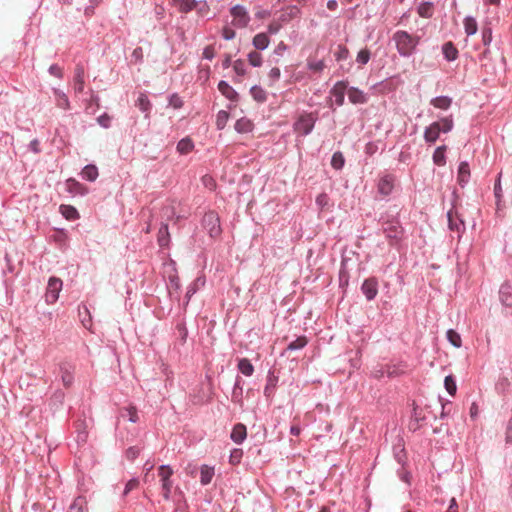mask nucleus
<instances>
[{
    "instance_id": "f257e3e1",
    "label": "nucleus",
    "mask_w": 512,
    "mask_h": 512,
    "mask_svg": "<svg viewBox=\"0 0 512 512\" xmlns=\"http://www.w3.org/2000/svg\"><path fill=\"white\" fill-rule=\"evenodd\" d=\"M397 52L402 57H410L419 44V37L412 36L407 31L398 30L392 37Z\"/></svg>"
},
{
    "instance_id": "f03ea898",
    "label": "nucleus",
    "mask_w": 512,
    "mask_h": 512,
    "mask_svg": "<svg viewBox=\"0 0 512 512\" xmlns=\"http://www.w3.org/2000/svg\"><path fill=\"white\" fill-rule=\"evenodd\" d=\"M202 225L208 231L211 238H217L222 233L220 217L215 211H208L204 214Z\"/></svg>"
},
{
    "instance_id": "7ed1b4c3",
    "label": "nucleus",
    "mask_w": 512,
    "mask_h": 512,
    "mask_svg": "<svg viewBox=\"0 0 512 512\" xmlns=\"http://www.w3.org/2000/svg\"><path fill=\"white\" fill-rule=\"evenodd\" d=\"M316 121L317 116L314 113H303L294 123V131L302 136H307L312 132Z\"/></svg>"
},
{
    "instance_id": "20e7f679",
    "label": "nucleus",
    "mask_w": 512,
    "mask_h": 512,
    "mask_svg": "<svg viewBox=\"0 0 512 512\" xmlns=\"http://www.w3.org/2000/svg\"><path fill=\"white\" fill-rule=\"evenodd\" d=\"M348 83L346 81H338L330 89L329 94L331 97L330 107L335 104L337 107H341L345 102V94L347 93Z\"/></svg>"
},
{
    "instance_id": "39448f33",
    "label": "nucleus",
    "mask_w": 512,
    "mask_h": 512,
    "mask_svg": "<svg viewBox=\"0 0 512 512\" xmlns=\"http://www.w3.org/2000/svg\"><path fill=\"white\" fill-rule=\"evenodd\" d=\"M233 17L232 25L237 28H245L250 22V16L246 8L242 5H235L230 9Z\"/></svg>"
},
{
    "instance_id": "423d86ee",
    "label": "nucleus",
    "mask_w": 512,
    "mask_h": 512,
    "mask_svg": "<svg viewBox=\"0 0 512 512\" xmlns=\"http://www.w3.org/2000/svg\"><path fill=\"white\" fill-rule=\"evenodd\" d=\"M62 289V280L56 277H51L48 281V286L45 294V299L48 304L55 303L59 298V293Z\"/></svg>"
},
{
    "instance_id": "0eeeda50",
    "label": "nucleus",
    "mask_w": 512,
    "mask_h": 512,
    "mask_svg": "<svg viewBox=\"0 0 512 512\" xmlns=\"http://www.w3.org/2000/svg\"><path fill=\"white\" fill-rule=\"evenodd\" d=\"M75 366L69 362L59 364V375L65 388H70L74 383Z\"/></svg>"
},
{
    "instance_id": "6e6552de",
    "label": "nucleus",
    "mask_w": 512,
    "mask_h": 512,
    "mask_svg": "<svg viewBox=\"0 0 512 512\" xmlns=\"http://www.w3.org/2000/svg\"><path fill=\"white\" fill-rule=\"evenodd\" d=\"M395 176L392 174L383 175L378 182V192L383 196H388L394 189Z\"/></svg>"
},
{
    "instance_id": "1a4fd4ad",
    "label": "nucleus",
    "mask_w": 512,
    "mask_h": 512,
    "mask_svg": "<svg viewBox=\"0 0 512 512\" xmlns=\"http://www.w3.org/2000/svg\"><path fill=\"white\" fill-rule=\"evenodd\" d=\"M384 234L391 240H400L403 236V228L397 221L387 222L383 228Z\"/></svg>"
},
{
    "instance_id": "9d476101",
    "label": "nucleus",
    "mask_w": 512,
    "mask_h": 512,
    "mask_svg": "<svg viewBox=\"0 0 512 512\" xmlns=\"http://www.w3.org/2000/svg\"><path fill=\"white\" fill-rule=\"evenodd\" d=\"M362 293L368 301L373 300L378 293V282L375 278H368L364 280L361 286Z\"/></svg>"
},
{
    "instance_id": "9b49d317",
    "label": "nucleus",
    "mask_w": 512,
    "mask_h": 512,
    "mask_svg": "<svg viewBox=\"0 0 512 512\" xmlns=\"http://www.w3.org/2000/svg\"><path fill=\"white\" fill-rule=\"evenodd\" d=\"M66 191L72 195L84 196L88 193V188L74 178H69L65 182Z\"/></svg>"
},
{
    "instance_id": "f8f14e48",
    "label": "nucleus",
    "mask_w": 512,
    "mask_h": 512,
    "mask_svg": "<svg viewBox=\"0 0 512 512\" xmlns=\"http://www.w3.org/2000/svg\"><path fill=\"white\" fill-rule=\"evenodd\" d=\"M85 86V71L81 65H77L74 72L73 88L76 94L82 93Z\"/></svg>"
},
{
    "instance_id": "ddd939ff",
    "label": "nucleus",
    "mask_w": 512,
    "mask_h": 512,
    "mask_svg": "<svg viewBox=\"0 0 512 512\" xmlns=\"http://www.w3.org/2000/svg\"><path fill=\"white\" fill-rule=\"evenodd\" d=\"M470 176L471 172L469 163L467 161L460 162L457 171V182L462 188L468 184Z\"/></svg>"
},
{
    "instance_id": "4468645a",
    "label": "nucleus",
    "mask_w": 512,
    "mask_h": 512,
    "mask_svg": "<svg viewBox=\"0 0 512 512\" xmlns=\"http://www.w3.org/2000/svg\"><path fill=\"white\" fill-rule=\"evenodd\" d=\"M441 133L440 122H433L424 131V139L427 143H435Z\"/></svg>"
},
{
    "instance_id": "2eb2a0df",
    "label": "nucleus",
    "mask_w": 512,
    "mask_h": 512,
    "mask_svg": "<svg viewBox=\"0 0 512 512\" xmlns=\"http://www.w3.org/2000/svg\"><path fill=\"white\" fill-rule=\"evenodd\" d=\"M347 95L352 104H365L368 102L367 94L356 87L347 88Z\"/></svg>"
},
{
    "instance_id": "dca6fc26",
    "label": "nucleus",
    "mask_w": 512,
    "mask_h": 512,
    "mask_svg": "<svg viewBox=\"0 0 512 512\" xmlns=\"http://www.w3.org/2000/svg\"><path fill=\"white\" fill-rule=\"evenodd\" d=\"M52 92L54 95V100H55L56 106L63 110H69L70 109V101H69L67 94L58 88H53Z\"/></svg>"
},
{
    "instance_id": "f3484780",
    "label": "nucleus",
    "mask_w": 512,
    "mask_h": 512,
    "mask_svg": "<svg viewBox=\"0 0 512 512\" xmlns=\"http://www.w3.org/2000/svg\"><path fill=\"white\" fill-rule=\"evenodd\" d=\"M499 297L503 305L512 307V284H502L499 290Z\"/></svg>"
},
{
    "instance_id": "a211bd4d",
    "label": "nucleus",
    "mask_w": 512,
    "mask_h": 512,
    "mask_svg": "<svg viewBox=\"0 0 512 512\" xmlns=\"http://www.w3.org/2000/svg\"><path fill=\"white\" fill-rule=\"evenodd\" d=\"M247 437L246 426L238 423L236 424L230 434L231 440L236 444H241Z\"/></svg>"
},
{
    "instance_id": "6ab92c4d",
    "label": "nucleus",
    "mask_w": 512,
    "mask_h": 512,
    "mask_svg": "<svg viewBox=\"0 0 512 512\" xmlns=\"http://www.w3.org/2000/svg\"><path fill=\"white\" fill-rule=\"evenodd\" d=\"M218 90L221 92L223 96H225L230 101H237L238 100V93L235 91V89L228 84V82L221 80L218 83Z\"/></svg>"
},
{
    "instance_id": "aec40b11",
    "label": "nucleus",
    "mask_w": 512,
    "mask_h": 512,
    "mask_svg": "<svg viewBox=\"0 0 512 512\" xmlns=\"http://www.w3.org/2000/svg\"><path fill=\"white\" fill-rule=\"evenodd\" d=\"M215 474L214 467L209 465H202L200 468V483L206 486L211 483Z\"/></svg>"
},
{
    "instance_id": "412c9836",
    "label": "nucleus",
    "mask_w": 512,
    "mask_h": 512,
    "mask_svg": "<svg viewBox=\"0 0 512 512\" xmlns=\"http://www.w3.org/2000/svg\"><path fill=\"white\" fill-rule=\"evenodd\" d=\"M157 241L160 247H168L170 243V234L167 223H162L157 235Z\"/></svg>"
},
{
    "instance_id": "4be33fe9",
    "label": "nucleus",
    "mask_w": 512,
    "mask_h": 512,
    "mask_svg": "<svg viewBox=\"0 0 512 512\" xmlns=\"http://www.w3.org/2000/svg\"><path fill=\"white\" fill-rule=\"evenodd\" d=\"M81 176L87 181L94 182L99 176L98 168L94 164H88L82 169Z\"/></svg>"
},
{
    "instance_id": "5701e85b",
    "label": "nucleus",
    "mask_w": 512,
    "mask_h": 512,
    "mask_svg": "<svg viewBox=\"0 0 512 512\" xmlns=\"http://www.w3.org/2000/svg\"><path fill=\"white\" fill-rule=\"evenodd\" d=\"M430 104L435 108L447 110L452 104V98L449 96H437L431 99Z\"/></svg>"
},
{
    "instance_id": "b1692460",
    "label": "nucleus",
    "mask_w": 512,
    "mask_h": 512,
    "mask_svg": "<svg viewBox=\"0 0 512 512\" xmlns=\"http://www.w3.org/2000/svg\"><path fill=\"white\" fill-rule=\"evenodd\" d=\"M234 127L238 133H248L253 129V123L248 118L242 117L236 121Z\"/></svg>"
},
{
    "instance_id": "393cba45",
    "label": "nucleus",
    "mask_w": 512,
    "mask_h": 512,
    "mask_svg": "<svg viewBox=\"0 0 512 512\" xmlns=\"http://www.w3.org/2000/svg\"><path fill=\"white\" fill-rule=\"evenodd\" d=\"M173 3L177 6L178 10L182 13H188L196 8L197 1L196 0H172Z\"/></svg>"
},
{
    "instance_id": "a878e982",
    "label": "nucleus",
    "mask_w": 512,
    "mask_h": 512,
    "mask_svg": "<svg viewBox=\"0 0 512 512\" xmlns=\"http://www.w3.org/2000/svg\"><path fill=\"white\" fill-rule=\"evenodd\" d=\"M67 512H87V501L85 497H77L69 506Z\"/></svg>"
},
{
    "instance_id": "bb28decb",
    "label": "nucleus",
    "mask_w": 512,
    "mask_h": 512,
    "mask_svg": "<svg viewBox=\"0 0 512 512\" xmlns=\"http://www.w3.org/2000/svg\"><path fill=\"white\" fill-rule=\"evenodd\" d=\"M270 43L269 37L265 33H258L253 38V45L258 50H264Z\"/></svg>"
},
{
    "instance_id": "cd10ccee",
    "label": "nucleus",
    "mask_w": 512,
    "mask_h": 512,
    "mask_svg": "<svg viewBox=\"0 0 512 512\" xmlns=\"http://www.w3.org/2000/svg\"><path fill=\"white\" fill-rule=\"evenodd\" d=\"M238 370L245 376H252V374L254 373V366L252 365V363L250 362L249 359L247 358H241L239 361H238Z\"/></svg>"
},
{
    "instance_id": "c85d7f7f",
    "label": "nucleus",
    "mask_w": 512,
    "mask_h": 512,
    "mask_svg": "<svg viewBox=\"0 0 512 512\" xmlns=\"http://www.w3.org/2000/svg\"><path fill=\"white\" fill-rule=\"evenodd\" d=\"M59 209L63 217L67 220H76L79 218V213L74 206L62 204Z\"/></svg>"
},
{
    "instance_id": "c756f323",
    "label": "nucleus",
    "mask_w": 512,
    "mask_h": 512,
    "mask_svg": "<svg viewBox=\"0 0 512 512\" xmlns=\"http://www.w3.org/2000/svg\"><path fill=\"white\" fill-rule=\"evenodd\" d=\"M136 106L143 112L148 115L151 110L152 104L145 93H140L138 99L136 101Z\"/></svg>"
},
{
    "instance_id": "7c9ffc66",
    "label": "nucleus",
    "mask_w": 512,
    "mask_h": 512,
    "mask_svg": "<svg viewBox=\"0 0 512 512\" xmlns=\"http://www.w3.org/2000/svg\"><path fill=\"white\" fill-rule=\"evenodd\" d=\"M204 284H205V280L199 277L188 286L186 295H185L186 304L189 303L191 297L198 291L199 287L203 286Z\"/></svg>"
},
{
    "instance_id": "2f4dec72",
    "label": "nucleus",
    "mask_w": 512,
    "mask_h": 512,
    "mask_svg": "<svg viewBox=\"0 0 512 512\" xmlns=\"http://www.w3.org/2000/svg\"><path fill=\"white\" fill-rule=\"evenodd\" d=\"M464 29H465V33L468 36H472V35L476 34L477 29H478L476 19L472 16L465 17L464 18Z\"/></svg>"
},
{
    "instance_id": "473e14b6",
    "label": "nucleus",
    "mask_w": 512,
    "mask_h": 512,
    "mask_svg": "<svg viewBox=\"0 0 512 512\" xmlns=\"http://www.w3.org/2000/svg\"><path fill=\"white\" fill-rule=\"evenodd\" d=\"M446 146L442 145L435 149L433 153V162L438 166H444L446 164L445 157Z\"/></svg>"
},
{
    "instance_id": "72a5a7b5",
    "label": "nucleus",
    "mask_w": 512,
    "mask_h": 512,
    "mask_svg": "<svg viewBox=\"0 0 512 512\" xmlns=\"http://www.w3.org/2000/svg\"><path fill=\"white\" fill-rule=\"evenodd\" d=\"M442 51L444 54V57L448 61H454L458 56V50L455 48V46L451 42H447L443 45Z\"/></svg>"
},
{
    "instance_id": "f704fd0d",
    "label": "nucleus",
    "mask_w": 512,
    "mask_h": 512,
    "mask_svg": "<svg viewBox=\"0 0 512 512\" xmlns=\"http://www.w3.org/2000/svg\"><path fill=\"white\" fill-rule=\"evenodd\" d=\"M418 14L423 18H430L433 15V3L425 1L419 4L417 8Z\"/></svg>"
},
{
    "instance_id": "c9c22d12",
    "label": "nucleus",
    "mask_w": 512,
    "mask_h": 512,
    "mask_svg": "<svg viewBox=\"0 0 512 512\" xmlns=\"http://www.w3.org/2000/svg\"><path fill=\"white\" fill-rule=\"evenodd\" d=\"M250 94H251L252 98L259 103H263L267 99L265 90L261 86H258V85H254L251 87Z\"/></svg>"
},
{
    "instance_id": "e433bc0d",
    "label": "nucleus",
    "mask_w": 512,
    "mask_h": 512,
    "mask_svg": "<svg viewBox=\"0 0 512 512\" xmlns=\"http://www.w3.org/2000/svg\"><path fill=\"white\" fill-rule=\"evenodd\" d=\"M308 343L305 336H299L295 340L291 341L286 347V351H296L304 348Z\"/></svg>"
},
{
    "instance_id": "4c0bfd02",
    "label": "nucleus",
    "mask_w": 512,
    "mask_h": 512,
    "mask_svg": "<svg viewBox=\"0 0 512 512\" xmlns=\"http://www.w3.org/2000/svg\"><path fill=\"white\" fill-rule=\"evenodd\" d=\"M194 148V144L191 139L183 138L177 143V151L180 154H187Z\"/></svg>"
},
{
    "instance_id": "58836bf2",
    "label": "nucleus",
    "mask_w": 512,
    "mask_h": 512,
    "mask_svg": "<svg viewBox=\"0 0 512 512\" xmlns=\"http://www.w3.org/2000/svg\"><path fill=\"white\" fill-rule=\"evenodd\" d=\"M447 340L455 348H459L462 345L461 336L454 329H449L446 333Z\"/></svg>"
},
{
    "instance_id": "ea45409f",
    "label": "nucleus",
    "mask_w": 512,
    "mask_h": 512,
    "mask_svg": "<svg viewBox=\"0 0 512 512\" xmlns=\"http://www.w3.org/2000/svg\"><path fill=\"white\" fill-rule=\"evenodd\" d=\"M447 219H448V226L451 230L459 232L461 229H464V222L462 220L456 221L454 219L452 210L447 212Z\"/></svg>"
},
{
    "instance_id": "a19ab883",
    "label": "nucleus",
    "mask_w": 512,
    "mask_h": 512,
    "mask_svg": "<svg viewBox=\"0 0 512 512\" xmlns=\"http://www.w3.org/2000/svg\"><path fill=\"white\" fill-rule=\"evenodd\" d=\"M438 122H440V130L443 133L450 132L454 127V120L452 115L443 117Z\"/></svg>"
},
{
    "instance_id": "79ce46f5",
    "label": "nucleus",
    "mask_w": 512,
    "mask_h": 512,
    "mask_svg": "<svg viewBox=\"0 0 512 512\" xmlns=\"http://www.w3.org/2000/svg\"><path fill=\"white\" fill-rule=\"evenodd\" d=\"M344 164L345 158L343 154L340 151L335 152L331 158V166L336 170H340L343 168Z\"/></svg>"
},
{
    "instance_id": "37998d69",
    "label": "nucleus",
    "mask_w": 512,
    "mask_h": 512,
    "mask_svg": "<svg viewBox=\"0 0 512 512\" xmlns=\"http://www.w3.org/2000/svg\"><path fill=\"white\" fill-rule=\"evenodd\" d=\"M229 119V113L225 110H220L216 116V127L218 130L225 128Z\"/></svg>"
},
{
    "instance_id": "c03bdc74",
    "label": "nucleus",
    "mask_w": 512,
    "mask_h": 512,
    "mask_svg": "<svg viewBox=\"0 0 512 512\" xmlns=\"http://www.w3.org/2000/svg\"><path fill=\"white\" fill-rule=\"evenodd\" d=\"M444 386H445V389L447 390V392L450 394V395H455L456 393V390H457V386H456V382H455V379L453 378L452 375H448L445 377L444 379Z\"/></svg>"
},
{
    "instance_id": "a18cd8bd",
    "label": "nucleus",
    "mask_w": 512,
    "mask_h": 512,
    "mask_svg": "<svg viewBox=\"0 0 512 512\" xmlns=\"http://www.w3.org/2000/svg\"><path fill=\"white\" fill-rule=\"evenodd\" d=\"M370 57H371V52L369 49H367V48L361 49L357 54L356 62L361 65H365L369 62Z\"/></svg>"
},
{
    "instance_id": "49530a36",
    "label": "nucleus",
    "mask_w": 512,
    "mask_h": 512,
    "mask_svg": "<svg viewBox=\"0 0 512 512\" xmlns=\"http://www.w3.org/2000/svg\"><path fill=\"white\" fill-rule=\"evenodd\" d=\"M176 331H177L178 337L180 338L181 343L184 344L186 342L187 336H188V330H187L185 322L181 321V322L177 323Z\"/></svg>"
},
{
    "instance_id": "de8ad7c7",
    "label": "nucleus",
    "mask_w": 512,
    "mask_h": 512,
    "mask_svg": "<svg viewBox=\"0 0 512 512\" xmlns=\"http://www.w3.org/2000/svg\"><path fill=\"white\" fill-rule=\"evenodd\" d=\"M160 481H161V487H162V491H163V498L165 500H169L173 482L171 479H164V480H160Z\"/></svg>"
},
{
    "instance_id": "09e8293b",
    "label": "nucleus",
    "mask_w": 512,
    "mask_h": 512,
    "mask_svg": "<svg viewBox=\"0 0 512 512\" xmlns=\"http://www.w3.org/2000/svg\"><path fill=\"white\" fill-rule=\"evenodd\" d=\"M299 13V9L297 6H291L288 8V12L282 13L280 16V20L283 22H287L290 19L296 17Z\"/></svg>"
},
{
    "instance_id": "8fccbe9b",
    "label": "nucleus",
    "mask_w": 512,
    "mask_h": 512,
    "mask_svg": "<svg viewBox=\"0 0 512 512\" xmlns=\"http://www.w3.org/2000/svg\"><path fill=\"white\" fill-rule=\"evenodd\" d=\"M248 60L253 67H260L262 65V56L256 51H252L248 54Z\"/></svg>"
},
{
    "instance_id": "3c124183",
    "label": "nucleus",
    "mask_w": 512,
    "mask_h": 512,
    "mask_svg": "<svg viewBox=\"0 0 512 512\" xmlns=\"http://www.w3.org/2000/svg\"><path fill=\"white\" fill-rule=\"evenodd\" d=\"M243 457V451L242 449L240 448H235L231 451L230 453V457H229V462L232 464V465H236V464H239L241 459Z\"/></svg>"
},
{
    "instance_id": "603ef678",
    "label": "nucleus",
    "mask_w": 512,
    "mask_h": 512,
    "mask_svg": "<svg viewBox=\"0 0 512 512\" xmlns=\"http://www.w3.org/2000/svg\"><path fill=\"white\" fill-rule=\"evenodd\" d=\"M158 475L160 477V480L171 479V476L173 475V470L169 465H161L159 467Z\"/></svg>"
},
{
    "instance_id": "864d4df0",
    "label": "nucleus",
    "mask_w": 512,
    "mask_h": 512,
    "mask_svg": "<svg viewBox=\"0 0 512 512\" xmlns=\"http://www.w3.org/2000/svg\"><path fill=\"white\" fill-rule=\"evenodd\" d=\"M233 69L235 71V73L238 75V76H244L245 73H246V65H245V62L241 59H238L236 61H234L233 63Z\"/></svg>"
},
{
    "instance_id": "5fc2aeb1",
    "label": "nucleus",
    "mask_w": 512,
    "mask_h": 512,
    "mask_svg": "<svg viewBox=\"0 0 512 512\" xmlns=\"http://www.w3.org/2000/svg\"><path fill=\"white\" fill-rule=\"evenodd\" d=\"M307 67L309 70L311 71H314V72H321L324 67H325V64L323 62V60H318V61H308L307 63Z\"/></svg>"
},
{
    "instance_id": "6e6d98bb",
    "label": "nucleus",
    "mask_w": 512,
    "mask_h": 512,
    "mask_svg": "<svg viewBox=\"0 0 512 512\" xmlns=\"http://www.w3.org/2000/svg\"><path fill=\"white\" fill-rule=\"evenodd\" d=\"M125 412H127L128 415V421L131 423H136L139 420L137 409L135 406H129L125 408Z\"/></svg>"
},
{
    "instance_id": "4d7b16f0",
    "label": "nucleus",
    "mask_w": 512,
    "mask_h": 512,
    "mask_svg": "<svg viewBox=\"0 0 512 512\" xmlns=\"http://www.w3.org/2000/svg\"><path fill=\"white\" fill-rule=\"evenodd\" d=\"M482 42L485 46L490 45L492 42V29L490 27L482 28Z\"/></svg>"
},
{
    "instance_id": "13d9d810",
    "label": "nucleus",
    "mask_w": 512,
    "mask_h": 512,
    "mask_svg": "<svg viewBox=\"0 0 512 512\" xmlns=\"http://www.w3.org/2000/svg\"><path fill=\"white\" fill-rule=\"evenodd\" d=\"M501 175L502 174L499 173V175L496 179L495 185H494V195H495V198L497 199L498 204L502 198Z\"/></svg>"
},
{
    "instance_id": "bf43d9fd",
    "label": "nucleus",
    "mask_w": 512,
    "mask_h": 512,
    "mask_svg": "<svg viewBox=\"0 0 512 512\" xmlns=\"http://www.w3.org/2000/svg\"><path fill=\"white\" fill-rule=\"evenodd\" d=\"M97 123L107 129L111 126V117L107 113H103L97 118Z\"/></svg>"
},
{
    "instance_id": "052dcab7",
    "label": "nucleus",
    "mask_w": 512,
    "mask_h": 512,
    "mask_svg": "<svg viewBox=\"0 0 512 512\" xmlns=\"http://www.w3.org/2000/svg\"><path fill=\"white\" fill-rule=\"evenodd\" d=\"M48 72L52 75V76H55L59 79H62L63 78V70L60 66H58L57 64H52L49 69H48Z\"/></svg>"
},
{
    "instance_id": "680f3d73",
    "label": "nucleus",
    "mask_w": 512,
    "mask_h": 512,
    "mask_svg": "<svg viewBox=\"0 0 512 512\" xmlns=\"http://www.w3.org/2000/svg\"><path fill=\"white\" fill-rule=\"evenodd\" d=\"M139 484V481L137 478H132L130 479L126 485H125V489L123 491V495H127L130 491L134 490L135 488H137Z\"/></svg>"
},
{
    "instance_id": "e2e57ef3",
    "label": "nucleus",
    "mask_w": 512,
    "mask_h": 512,
    "mask_svg": "<svg viewBox=\"0 0 512 512\" xmlns=\"http://www.w3.org/2000/svg\"><path fill=\"white\" fill-rule=\"evenodd\" d=\"M349 51L344 46H339L338 51L335 54L336 60L341 61L348 58Z\"/></svg>"
},
{
    "instance_id": "0e129e2a",
    "label": "nucleus",
    "mask_w": 512,
    "mask_h": 512,
    "mask_svg": "<svg viewBox=\"0 0 512 512\" xmlns=\"http://www.w3.org/2000/svg\"><path fill=\"white\" fill-rule=\"evenodd\" d=\"M169 104L172 107L178 109V108H181L183 106V101L181 100V98L177 94H173L169 98Z\"/></svg>"
},
{
    "instance_id": "69168bd1",
    "label": "nucleus",
    "mask_w": 512,
    "mask_h": 512,
    "mask_svg": "<svg viewBox=\"0 0 512 512\" xmlns=\"http://www.w3.org/2000/svg\"><path fill=\"white\" fill-rule=\"evenodd\" d=\"M64 398H65V394H64V392H63V391H61V390H56V391L53 393V395H52V397H51V400H52V402H53V403H55V404H62V403H63V401H64Z\"/></svg>"
},
{
    "instance_id": "338daca9",
    "label": "nucleus",
    "mask_w": 512,
    "mask_h": 512,
    "mask_svg": "<svg viewBox=\"0 0 512 512\" xmlns=\"http://www.w3.org/2000/svg\"><path fill=\"white\" fill-rule=\"evenodd\" d=\"M282 21L279 19L278 21H273L272 23L269 24L268 26V32L270 34H277L280 29L282 28Z\"/></svg>"
},
{
    "instance_id": "774afa93",
    "label": "nucleus",
    "mask_w": 512,
    "mask_h": 512,
    "mask_svg": "<svg viewBox=\"0 0 512 512\" xmlns=\"http://www.w3.org/2000/svg\"><path fill=\"white\" fill-rule=\"evenodd\" d=\"M132 59L135 60L136 63H141L143 61V50L141 47H137L133 50L131 54Z\"/></svg>"
}]
</instances>
